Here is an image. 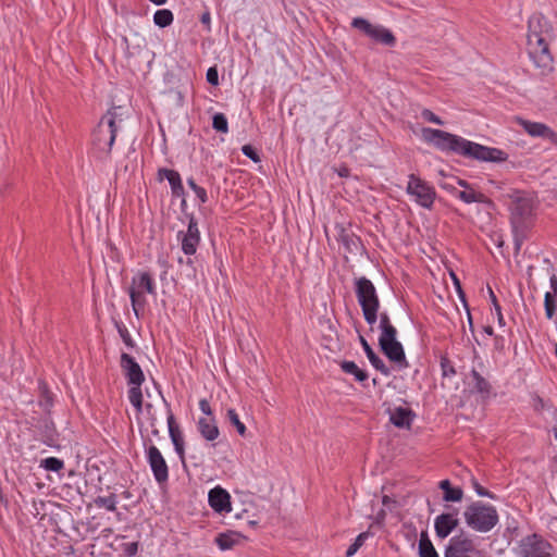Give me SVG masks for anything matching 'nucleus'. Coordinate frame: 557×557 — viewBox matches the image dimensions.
Returning <instances> with one entry per match:
<instances>
[{"label":"nucleus","mask_w":557,"mask_h":557,"mask_svg":"<svg viewBox=\"0 0 557 557\" xmlns=\"http://www.w3.org/2000/svg\"><path fill=\"white\" fill-rule=\"evenodd\" d=\"M422 138L443 151H451L479 161L502 162L508 154L497 148L486 147L442 129L423 127Z\"/></svg>","instance_id":"f257e3e1"},{"label":"nucleus","mask_w":557,"mask_h":557,"mask_svg":"<svg viewBox=\"0 0 557 557\" xmlns=\"http://www.w3.org/2000/svg\"><path fill=\"white\" fill-rule=\"evenodd\" d=\"M554 38V29L541 13H534L528 22V53L541 75L553 71V57L549 41Z\"/></svg>","instance_id":"f03ea898"},{"label":"nucleus","mask_w":557,"mask_h":557,"mask_svg":"<svg viewBox=\"0 0 557 557\" xmlns=\"http://www.w3.org/2000/svg\"><path fill=\"white\" fill-rule=\"evenodd\" d=\"M510 210L515 250L519 252L531 226L534 210L533 200L518 193Z\"/></svg>","instance_id":"7ed1b4c3"},{"label":"nucleus","mask_w":557,"mask_h":557,"mask_svg":"<svg viewBox=\"0 0 557 557\" xmlns=\"http://www.w3.org/2000/svg\"><path fill=\"white\" fill-rule=\"evenodd\" d=\"M355 293L366 322L372 326L377 320L380 309V299L374 284L366 276L358 277L355 280Z\"/></svg>","instance_id":"20e7f679"},{"label":"nucleus","mask_w":557,"mask_h":557,"mask_svg":"<svg viewBox=\"0 0 557 557\" xmlns=\"http://www.w3.org/2000/svg\"><path fill=\"white\" fill-rule=\"evenodd\" d=\"M463 517L469 528L476 532H490L498 523V513L495 507L482 502H474L469 505Z\"/></svg>","instance_id":"39448f33"},{"label":"nucleus","mask_w":557,"mask_h":557,"mask_svg":"<svg viewBox=\"0 0 557 557\" xmlns=\"http://www.w3.org/2000/svg\"><path fill=\"white\" fill-rule=\"evenodd\" d=\"M117 108H112L102 116L94 132V146L97 150L109 154L115 141L117 126Z\"/></svg>","instance_id":"423d86ee"},{"label":"nucleus","mask_w":557,"mask_h":557,"mask_svg":"<svg viewBox=\"0 0 557 557\" xmlns=\"http://www.w3.org/2000/svg\"><path fill=\"white\" fill-rule=\"evenodd\" d=\"M156 295V285L152 276L148 272H139L132 278L129 287V298L132 308L137 318L146 306L145 294Z\"/></svg>","instance_id":"0eeeda50"},{"label":"nucleus","mask_w":557,"mask_h":557,"mask_svg":"<svg viewBox=\"0 0 557 557\" xmlns=\"http://www.w3.org/2000/svg\"><path fill=\"white\" fill-rule=\"evenodd\" d=\"M444 557H487L486 554L478 547V544L469 535L461 533L453 536L444 553Z\"/></svg>","instance_id":"6e6552de"},{"label":"nucleus","mask_w":557,"mask_h":557,"mask_svg":"<svg viewBox=\"0 0 557 557\" xmlns=\"http://www.w3.org/2000/svg\"><path fill=\"white\" fill-rule=\"evenodd\" d=\"M407 194L421 207L430 209L435 200V189L416 174L408 176Z\"/></svg>","instance_id":"1a4fd4ad"},{"label":"nucleus","mask_w":557,"mask_h":557,"mask_svg":"<svg viewBox=\"0 0 557 557\" xmlns=\"http://www.w3.org/2000/svg\"><path fill=\"white\" fill-rule=\"evenodd\" d=\"M351 26L384 46L393 47L396 44V38L389 29L382 25H373L363 17H355L351 22Z\"/></svg>","instance_id":"9d476101"},{"label":"nucleus","mask_w":557,"mask_h":557,"mask_svg":"<svg viewBox=\"0 0 557 557\" xmlns=\"http://www.w3.org/2000/svg\"><path fill=\"white\" fill-rule=\"evenodd\" d=\"M518 554L520 557H554L550 543L537 534L523 537Z\"/></svg>","instance_id":"9b49d317"},{"label":"nucleus","mask_w":557,"mask_h":557,"mask_svg":"<svg viewBox=\"0 0 557 557\" xmlns=\"http://www.w3.org/2000/svg\"><path fill=\"white\" fill-rule=\"evenodd\" d=\"M147 462L150 466L154 480L163 484L169 480V468L159 448L150 445L147 450Z\"/></svg>","instance_id":"f8f14e48"},{"label":"nucleus","mask_w":557,"mask_h":557,"mask_svg":"<svg viewBox=\"0 0 557 557\" xmlns=\"http://www.w3.org/2000/svg\"><path fill=\"white\" fill-rule=\"evenodd\" d=\"M177 236L181 238L182 250L185 255L193 256L196 253L200 242V232L194 216L189 219L187 231L185 233L180 232Z\"/></svg>","instance_id":"ddd939ff"},{"label":"nucleus","mask_w":557,"mask_h":557,"mask_svg":"<svg viewBox=\"0 0 557 557\" xmlns=\"http://www.w3.org/2000/svg\"><path fill=\"white\" fill-rule=\"evenodd\" d=\"M517 122L523 128V131L528 133L530 136L547 139L552 144L557 146V133L554 132L546 124L540 122H532L521 117H519Z\"/></svg>","instance_id":"4468645a"},{"label":"nucleus","mask_w":557,"mask_h":557,"mask_svg":"<svg viewBox=\"0 0 557 557\" xmlns=\"http://www.w3.org/2000/svg\"><path fill=\"white\" fill-rule=\"evenodd\" d=\"M121 368L123 369L128 384L141 385L145 381L144 372L136 360L128 354L121 355Z\"/></svg>","instance_id":"2eb2a0df"},{"label":"nucleus","mask_w":557,"mask_h":557,"mask_svg":"<svg viewBox=\"0 0 557 557\" xmlns=\"http://www.w3.org/2000/svg\"><path fill=\"white\" fill-rule=\"evenodd\" d=\"M459 524L456 512L441 513L435 518L434 529L437 537L446 539Z\"/></svg>","instance_id":"dca6fc26"},{"label":"nucleus","mask_w":557,"mask_h":557,"mask_svg":"<svg viewBox=\"0 0 557 557\" xmlns=\"http://www.w3.org/2000/svg\"><path fill=\"white\" fill-rule=\"evenodd\" d=\"M208 500L210 507L219 513L231 511V496L220 486H215L209 492Z\"/></svg>","instance_id":"f3484780"},{"label":"nucleus","mask_w":557,"mask_h":557,"mask_svg":"<svg viewBox=\"0 0 557 557\" xmlns=\"http://www.w3.org/2000/svg\"><path fill=\"white\" fill-rule=\"evenodd\" d=\"M380 347L383 354L399 368L408 367L403 345L398 341L381 343Z\"/></svg>","instance_id":"a211bd4d"},{"label":"nucleus","mask_w":557,"mask_h":557,"mask_svg":"<svg viewBox=\"0 0 557 557\" xmlns=\"http://www.w3.org/2000/svg\"><path fill=\"white\" fill-rule=\"evenodd\" d=\"M389 421L397 428L409 429L414 418V412L408 407H395L388 410Z\"/></svg>","instance_id":"6ab92c4d"},{"label":"nucleus","mask_w":557,"mask_h":557,"mask_svg":"<svg viewBox=\"0 0 557 557\" xmlns=\"http://www.w3.org/2000/svg\"><path fill=\"white\" fill-rule=\"evenodd\" d=\"M168 426H169V434L171 437V441L174 445V449L182 462V465L185 467V447H184V438L180 431V429L175 425V420L173 414H170L168 417Z\"/></svg>","instance_id":"aec40b11"},{"label":"nucleus","mask_w":557,"mask_h":557,"mask_svg":"<svg viewBox=\"0 0 557 557\" xmlns=\"http://www.w3.org/2000/svg\"><path fill=\"white\" fill-rule=\"evenodd\" d=\"M197 426L201 436L209 442L216 440L220 435L214 418H200Z\"/></svg>","instance_id":"412c9836"},{"label":"nucleus","mask_w":557,"mask_h":557,"mask_svg":"<svg viewBox=\"0 0 557 557\" xmlns=\"http://www.w3.org/2000/svg\"><path fill=\"white\" fill-rule=\"evenodd\" d=\"M244 540V536L236 531H227L224 533H220L215 537V544L222 550H227L233 548L235 545L239 544Z\"/></svg>","instance_id":"4be33fe9"},{"label":"nucleus","mask_w":557,"mask_h":557,"mask_svg":"<svg viewBox=\"0 0 557 557\" xmlns=\"http://www.w3.org/2000/svg\"><path fill=\"white\" fill-rule=\"evenodd\" d=\"M360 344L370 361V363L382 374L389 375L391 371L384 363V361L374 352L369 343L363 336H360Z\"/></svg>","instance_id":"5701e85b"},{"label":"nucleus","mask_w":557,"mask_h":557,"mask_svg":"<svg viewBox=\"0 0 557 557\" xmlns=\"http://www.w3.org/2000/svg\"><path fill=\"white\" fill-rule=\"evenodd\" d=\"M440 488L444 492L443 499L445 502H460L463 491L460 487H453L448 480L440 482Z\"/></svg>","instance_id":"b1692460"},{"label":"nucleus","mask_w":557,"mask_h":557,"mask_svg":"<svg viewBox=\"0 0 557 557\" xmlns=\"http://www.w3.org/2000/svg\"><path fill=\"white\" fill-rule=\"evenodd\" d=\"M418 550L419 557H440L425 531L420 535Z\"/></svg>","instance_id":"393cba45"},{"label":"nucleus","mask_w":557,"mask_h":557,"mask_svg":"<svg viewBox=\"0 0 557 557\" xmlns=\"http://www.w3.org/2000/svg\"><path fill=\"white\" fill-rule=\"evenodd\" d=\"M339 366L343 372L352 375L356 381L364 382L368 380V373L360 369L354 361L344 360Z\"/></svg>","instance_id":"a878e982"},{"label":"nucleus","mask_w":557,"mask_h":557,"mask_svg":"<svg viewBox=\"0 0 557 557\" xmlns=\"http://www.w3.org/2000/svg\"><path fill=\"white\" fill-rule=\"evenodd\" d=\"M471 376L473 380L474 388L482 396H488L491 393V384L486 379H484L476 370L471 371Z\"/></svg>","instance_id":"bb28decb"},{"label":"nucleus","mask_w":557,"mask_h":557,"mask_svg":"<svg viewBox=\"0 0 557 557\" xmlns=\"http://www.w3.org/2000/svg\"><path fill=\"white\" fill-rule=\"evenodd\" d=\"M457 197L460 200H462L465 203L484 202L485 201V196L482 193H476L471 188L458 191Z\"/></svg>","instance_id":"cd10ccee"},{"label":"nucleus","mask_w":557,"mask_h":557,"mask_svg":"<svg viewBox=\"0 0 557 557\" xmlns=\"http://www.w3.org/2000/svg\"><path fill=\"white\" fill-rule=\"evenodd\" d=\"M545 315L548 320H553L557 315V296H552L545 293L544 296Z\"/></svg>","instance_id":"c85d7f7f"},{"label":"nucleus","mask_w":557,"mask_h":557,"mask_svg":"<svg viewBox=\"0 0 557 557\" xmlns=\"http://www.w3.org/2000/svg\"><path fill=\"white\" fill-rule=\"evenodd\" d=\"M173 13L168 9L158 10L153 15V22L159 27H166L173 22Z\"/></svg>","instance_id":"c756f323"},{"label":"nucleus","mask_w":557,"mask_h":557,"mask_svg":"<svg viewBox=\"0 0 557 557\" xmlns=\"http://www.w3.org/2000/svg\"><path fill=\"white\" fill-rule=\"evenodd\" d=\"M141 385H133L128 391L129 403L136 408L137 412H141L143 409V393Z\"/></svg>","instance_id":"7c9ffc66"},{"label":"nucleus","mask_w":557,"mask_h":557,"mask_svg":"<svg viewBox=\"0 0 557 557\" xmlns=\"http://www.w3.org/2000/svg\"><path fill=\"white\" fill-rule=\"evenodd\" d=\"M94 502L99 508H106L109 511L116 510L117 499L114 494H110L109 496H98Z\"/></svg>","instance_id":"2f4dec72"},{"label":"nucleus","mask_w":557,"mask_h":557,"mask_svg":"<svg viewBox=\"0 0 557 557\" xmlns=\"http://www.w3.org/2000/svg\"><path fill=\"white\" fill-rule=\"evenodd\" d=\"M158 174H159L161 180L162 178H166L168 180L171 188H173L175 186H180L182 184L181 175L175 170L160 169Z\"/></svg>","instance_id":"473e14b6"},{"label":"nucleus","mask_w":557,"mask_h":557,"mask_svg":"<svg viewBox=\"0 0 557 557\" xmlns=\"http://www.w3.org/2000/svg\"><path fill=\"white\" fill-rule=\"evenodd\" d=\"M40 466L47 471L58 472L63 469L64 462L57 457H48L41 460Z\"/></svg>","instance_id":"72a5a7b5"},{"label":"nucleus","mask_w":557,"mask_h":557,"mask_svg":"<svg viewBox=\"0 0 557 557\" xmlns=\"http://www.w3.org/2000/svg\"><path fill=\"white\" fill-rule=\"evenodd\" d=\"M212 127L220 133L228 132L227 119L223 113H215L213 115Z\"/></svg>","instance_id":"f704fd0d"},{"label":"nucleus","mask_w":557,"mask_h":557,"mask_svg":"<svg viewBox=\"0 0 557 557\" xmlns=\"http://www.w3.org/2000/svg\"><path fill=\"white\" fill-rule=\"evenodd\" d=\"M227 419L228 421L236 428L239 435L244 436L246 433L245 424L239 420V417L235 409L227 410Z\"/></svg>","instance_id":"c9c22d12"},{"label":"nucleus","mask_w":557,"mask_h":557,"mask_svg":"<svg viewBox=\"0 0 557 557\" xmlns=\"http://www.w3.org/2000/svg\"><path fill=\"white\" fill-rule=\"evenodd\" d=\"M369 536V533L368 532H362L360 533L355 542L348 547V549L346 550V557H351L354 556L358 549L363 545L366 539Z\"/></svg>","instance_id":"e433bc0d"},{"label":"nucleus","mask_w":557,"mask_h":557,"mask_svg":"<svg viewBox=\"0 0 557 557\" xmlns=\"http://www.w3.org/2000/svg\"><path fill=\"white\" fill-rule=\"evenodd\" d=\"M188 186L193 189V191L196 194L197 198L201 203H206L208 201V194L205 188L198 186L194 178L187 180Z\"/></svg>","instance_id":"4c0bfd02"},{"label":"nucleus","mask_w":557,"mask_h":557,"mask_svg":"<svg viewBox=\"0 0 557 557\" xmlns=\"http://www.w3.org/2000/svg\"><path fill=\"white\" fill-rule=\"evenodd\" d=\"M396 335H397V331L393 324L387 327H384L383 330H381V336L379 338V344L385 343V342L397 341Z\"/></svg>","instance_id":"58836bf2"},{"label":"nucleus","mask_w":557,"mask_h":557,"mask_svg":"<svg viewBox=\"0 0 557 557\" xmlns=\"http://www.w3.org/2000/svg\"><path fill=\"white\" fill-rule=\"evenodd\" d=\"M339 240L346 246L348 250H351V246L357 245V238L346 233L343 228L339 233Z\"/></svg>","instance_id":"ea45409f"},{"label":"nucleus","mask_w":557,"mask_h":557,"mask_svg":"<svg viewBox=\"0 0 557 557\" xmlns=\"http://www.w3.org/2000/svg\"><path fill=\"white\" fill-rule=\"evenodd\" d=\"M138 542H129L122 544V550L126 557H133L138 553Z\"/></svg>","instance_id":"a19ab883"},{"label":"nucleus","mask_w":557,"mask_h":557,"mask_svg":"<svg viewBox=\"0 0 557 557\" xmlns=\"http://www.w3.org/2000/svg\"><path fill=\"white\" fill-rule=\"evenodd\" d=\"M471 484L479 496L490 497L492 499L495 498V496L492 493H490L487 490H485L483 486H481L480 483L478 482V480L473 476L471 478Z\"/></svg>","instance_id":"79ce46f5"},{"label":"nucleus","mask_w":557,"mask_h":557,"mask_svg":"<svg viewBox=\"0 0 557 557\" xmlns=\"http://www.w3.org/2000/svg\"><path fill=\"white\" fill-rule=\"evenodd\" d=\"M421 116H422V119H424L428 122H431V123H434V124H437V125H443L444 124V122L441 120V117L435 115L429 109H423L422 112H421Z\"/></svg>","instance_id":"37998d69"},{"label":"nucleus","mask_w":557,"mask_h":557,"mask_svg":"<svg viewBox=\"0 0 557 557\" xmlns=\"http://www.w3.org/2000/svg\"><path fill=\"white\" fill-rule=\"evenodd\" d=\"M242 152L248 157L249 159H251L253 162H259L260 161V157L258 154V152L256 151V149L250 146V145H244L242 147Z\"/></svg>","instance_id":"c03bdc74"},{"label":"nucleus","mask_w":557,"mask_h":557,"mask_svg":"<svg viewBox=\"0 0 557 557\" xmlns=\"http://www.w3.org/2000/svg\"><path fill=\"white\" fill-rule=\"evenodd\" d=\"M442 371L444 376H450L456 373L454 366L447 359H443L441 362Z\"/></svg>","instance_id":"a18cd8bd"},{"label":"nucleus","mask_w":557,"mask_h":557,"mask_svg":"<svg viewBox=\"0 0 557 557\" xmlns=\"http://www.w3.org/2000/svg\"><path fill=\"white\" fill-rule=\"evenodd\" d=\"M207 81L211 85H218L219 84V73L215 67H210L207 71Z\"/></svg>","instance_id":"49530a36"},{"label":"nucleus","mask_w":557,"mask_h":557,"mask_svg":"<svg viewBox=\"0 0 557 557\" xmlns=\"http://www.w3.org/2000/svg\"><path fill=\"white\" fill-rule=\"evenodd\" d=\"M199 408L202 411V413L207 416L206 418H214L212 416L210 404L206 398L199 400Z\"/></svg>","instance_id":"de8ad7c7"},{"label":"nucleus","mask_w":557,"mask_h":557,"mask_svg":"<svg viewBox=\"0 0 557 557\" xmlns=\"http://www.w3.org/2000/svg\"><path fill=\"white\" fill-rule=\"evenodd\" d=\"M119 333H120L123 342L125 343V345H127L128 347L134 346V342H133L131 334L128 333L126 327H124V326L119 327Z\"/></svg>","instance_id":"09e8293b"},{"label":"nucleus","mask_w":557,"mask_h":557,"mask_svg":"<svg viewBox=\"0 0 557 557\" xmlns=\"http://www.w3.org/2000/svg\"><path fill=\"white\" fill-rule=\"evenodd\" d=\"M172 190V195L174 197H177V198H182V205L184 206L186 203V200H185V190H184V187H183V184H181L180 186H175L173 188H171Z\"/></svg>","instance_id":"8fccbe9b"},{"label":"nucleus","mask_w":557,"mask_h":557,"mask_svg":"<svg viewBox=\"0 0 557 557\" xmlns=\"http://www.w3.org/2000/svg\"><path fill=\"white\" fill-rule=\"evenodd\" d=\"M549 295L557 296V276L554 273L549 276Z\"/></svg>","instance_id":"3c124183"},{"label":"nucleus","mask_w":557,"mask_h":557,"mask_svg":"<svg viewBox=\"0 0 557 557\" xmlns=\"http://www.w3.org/2000/svg\"><path fill=\"white\" fill-rule=\"evenodd\" d=\"M392 325L389 317L386 312H382L380 314V329L383 330L384 327H387Z\"/></svg>","instance_id":"603ef678"},{"label":"nucleus","mask_w":557,"mask_h":557,"mask_svg":"<svg viewBox=\"0 0 557 557\" xmlns=\"http://www.w3.org/2000/svg\"><path fill=\"white\" fill-rule=\"evenodd\" d=\"M490 290V297H491V301L496 310V312L498 313L499 315V321H502V315H500V306L498 305L497 302V299H496V296L495 294L493 293V290L491 288H488Z\"/></svg>","instance_id":"864d4df0"},{"label":"nucleus","mask_w":557,"mask_h":557,"mask_svg":"<svg viewBox=\"0 0 557 557\" xmlns=\"http://www.w3.org/2000/svg\"><path fill=\"white\" fill-rule=\"evenodd\" d=\"M533 406H534V408L536 410L543 409L544 408V400L540 396L535 395L533 397Z\"/></svg>","instance_id":"5fc2aeb1"},{"label":"nucleus","mask_w":557,"mask_h":557,"mask_svg":"<svg viewBox=\"0 0 557 557\" xmlns=\"http://www.w3.org/2000/svg\"><path fill=\"white\" fill-rule=\"evenodd\" d=\"M456 290H457L461 301L465 304V306H467L466 296H465V293H463L460 284L456 286Z\"/></svg>","instance_id":"6e6d98bb"},{"label":"nucleus","mask_w":557,"mask_h":557,"mask_svg":"<svg viewBox=\"0 0 557 557\" xmlns=\"http://www.w3.org/2000/svg\"><path fill=\"white\" fill-rule=\"evenodd\" d=\"M456 290H457L461 301L465 304V306H467L466 296H465V293H463L460 284L456 286Z\"/></svg>","instance_id":"4d7b16f0"},{"label":"nucleus","mask_w":557,"mask_h":557,"mask_svg":"<svg viewBox=\"0 0 557 557\" xmlns=\"http://www.w3.org/2000/svg\"><path fill=\"white\" fill-rule=\"evenodd\" d=\"M200 21H201V23H202V24L210 25V21H211L210 13H209V12L203 13V14L201 15Z\"/></svg>","instance_id":"13d9d810"},{"label":"nucleus","mask_w":557,"mask_h":557,"mask_svg":"<svg viewBox=\"0 0 557 557\" xmlns=\"http://www.w3.org/2000/svg\"><path fill=\"white\" fill-rule=\"evenodd\" d=\"M467 313H468L469 327H470L471 332H473L472 317L469 312V309H467Z\"/></svg>","instance_id":"bf43d9fd"},{"label":"nucleus","mask_w":557,"mask_h":557,"mask_svg":"<svg viewBox=\"0 0 557 557\" xmlns=\"http://www.w3.org/2000/svg\"><path fill=\"white\" fill-rule=\"evenodd\" d=\"M450 275H451V278L454 281V285L456 287L457 285L460 284V282H459L458 277L456 276V274L454 272H451Z\"/></svg>","instance_id":"052dcab7"},{"label":"nucleus","mask_w":557,"mask_h":557,"mask_svg":"<svg viewBox=\"0 0 557 557\" xmlns=\"http://www.w3.org/2000/svg\"><path fill=\"white\" fill-rule=\"evenodd\" d=\"M149 1L156 5H162L166 2V0H149Z\"/></svg>","instance_id":"680f3d73"},{"label":"nucleus","mask_w":557,"mask_h":557,"mask_svg":"<svg viewBox=\"0 0 557 557\" xmlns=\"http://www.w3.org/2000/svg\"><path fill=\"white\" fill-rule=\"evenodd\" d=\"M484 332H485L486 334H488V335H492V334H493V327H492V326H490V325H487V326H485V327H484Z\"/></svg>","instance_id":"e2e57ef3"},{"label":"nucleus","mask_w":557,"mask_h":557,"mask_svg":"<svg viewBox=\"0 0 557 557\" xmlns=\"http://www.w3.org/2000/svg\"><path fill=\"white\" fill-rule=\"evenodd\" d=\"M457 183H458V185H460V186H462V187H465V188H467V189H468V183H467L466 181H463V180H458V181H457Z\"/></svg>","instance_id":"0e129e2a"},{"label":"nucleus","mask_w":557,"mask_h":557,"mask_svg":"<svg viewBox=\"0 0 557 557\" xmlns=\"http://www.w3.org/2000/svg\"><path fill=\"white\" fill-rule=\"evenodd\" d=\"M443 187H444V188H446V189H449V190H451V191H455V190H456V188H455V187H450V186H449V185H447V184H444V185H443Z\"/></svg>","instance_id":"69168bd1"},{"label":"nucleus","mask_w":557,"mask_h":557,"mask_svg":"<svg viewBox=\"0 0 557 557\" xmlns=\"http://www.w3.org/2000/svg\"><path fill=\"white\" fill-rule=\"evenodd\" d=\"M186 264L189 265V267H193L194 261L190 258H188L187 261H186Z\"/></svg>","instance_id":"338daca9"},{"label":"nucleus","mask_w":557,"mask_h":557,"mask_svg":"<svg viewBox=\"0 0 557 557\" xmlns=\"http://www.w3.org/2000/svg\"><path fill=\"white\" fill-rule=\"evenodd\" d=\"M387 500H388V497H387V496H384V497H383V503H384V504H386V503H387Z\"/></svg>","instance_id":"774afa93"}]
</instances>
